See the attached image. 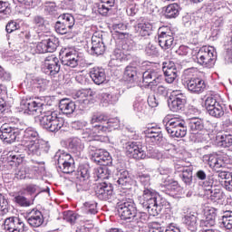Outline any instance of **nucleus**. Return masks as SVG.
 Here are the masks:
<instances>
[{
    "mask_svg": "<svg viewBox=\"0 0 232 232\" xmlns=\"http://www.w3.org/2000/svg\"><path fill=\"white\" fill-rule=\"evenodd\" d=\"M58 21L62 22L65 26L71 30L75 25V18L70 14H63L58 17Z\"/></svg>",
    "mask_w": 232,
    "mask_h": 232,
    "instance_id": "nucleus-40",
    "label": "nucleus"
},
{
    "mask_svg": "<svg viewBox=\"0 0 232 232\" xmlns=\"http://www.w3.org/2000/svg\"><path fill=\"white\" fill-rule=\"evenodd\" d=\"M221 227H225V229L232 230V211H226L222 216Z\"/></svg>",
    "mask_w": 232,
    "mask_h": 232,
    "instance_id": "nucleus-41",
    "label": "nucleus"
},
{
    "mask_svg": "<svg viewBox=\"0 0 232 232\" xmlns=\"http://www.w3.org/2000/svg\"><path fill=\"white\" fill-rule=\"evenodd\" d=\"M195 63L205 66V68H211L217 61V52L213 47H201L194 57Z\"/></svg>",
    "mask_w": 232,
    "mask_h": 232,
    "instance_id": "nucleus-5",
    "label": "nucleus"
},
{
    "mask_svg": "<svg viewBox=\"0 0 232 232\" xmlns=\"http://www.w3.org/2000/svg\"><path fill=\"white\" fill-rule=\"evenodd\" d=\"M165 129L170 137H176L177 139H182L188 133L186 121L180 116L170 118L165 124Z\"/></svg>",
    "mask_w": 232,
    "mask_h": 232,
    "instance_id": "nucleus-3",
    "label": "nucleus"
},
{
    "mask_svg": "<svg viewBox=\"0 0 232 232\" xmlns=\"http://www.w3.org/2000/svg\"><path fill=\"white\" fill-rule=\"evenodd\" d=\"M143 82L148 84L150 90H155L157 86L162 84L166 78L159 70H148L142 74Z\"/></svg>",
    "mask_w": 232,
    "mask_h": 232,
    "instance_id": "nucleus-9",
    "label": "nucleus"
},
{
    "mask_svg": "<svg viewBox=\"0 0 232 232\" xmlns=\"http://www.w3.org/2000/svg\"><path fill=\"white\" fill-rule=\"evenodd\" d=\"M136 78H137V67L128 65L125 68V71L123 73V79H125V81H128L129 82H133V81H135Z\"/></svg>",
    "mask_w": 232,
    "mask_h": 232,
    "instance_id": "nucleus-38",
    "label": "nucleus"
},
{
    "mask_svg": "<svg viewBox=\"0 0 232 232\" xmlns=\"http://www.w3.org/2000/svg\"><path fill=\"white\" fill-rule=\"evenodd\" d=\"M117 184L121 189H130L131 188V184H133V179H131V176H130V172L128 170L122 169L118 170L117 172Z\"/></svg>",
    "mask_w": 232,
    "mask_h": 232,
    "instance_id": "nucleus-22",
    "label": "nucleus"
},
{
    "mask_svg": "<svg viewBox=\"0 0 232 232\" xmlns=\"http://www.w3.org/2000/svg\"><path fill=\"white\" fill-rule=\"evenodd\" d=\"M137 180H139V182H140V184H142V186H150V182H151V176H150V174L148 173H144V172H140L137 175Z\"/></svg>",
    "mask_w": 232,
    "mask_h": 232,
    "instance_id": "nucleus-54",
    "label": "nucleus"
},
{
    "mask_svg": "<svg viewBox=\"0 0 232 232\" xmlns=\"http://www.w3.org/2000/svg\"><path fill=\"white\" fill-rule=\"evenodd\" d=\"M106 121H109L106 115L101 112H93L90 120V124H95L97 122H106Z\"/></svg>",
    "mask_w": 232,
    "mask_h": 232,
    "instance_id": "nucleus-52",
    "label": "nucleus"
},
{
    "mask_svg": "<svg viewBox=\"0 0 232 232\" xmlns=\"http://www.w3.org/2000/svg\"><path fill=\"white\" fill-rule=\"evenodd\" d=\"M168 64V65H166ZM163 73L165 75V81L168 84H173L175 79H177L178 72L174 63H165L163 66Z\"/></svg>",
    "mask_w": 232,
    "mask_h": 232,
    "instance_id": "nucleus-23",
    "label": "nucleus"
},
{
    "mask_svg": "<svg viewBox=\"0 0 232 232\" xmlns=\"http://www.w3.org/2000/svg\"><path fill=\"white\" fill-rule=\"evenodd\" d=\"M163 199L155 190L145 188L143 194L139 198V204L142 209H146L150 217H157L162 211Z\"/></svg>",
    "mask_w": 232,
    "mask_h": 232,
    "instance_id": "nucleus-1",
    "label": "nucleus"
},
{
    "mask_svg": "<svg viewBox=\"0 0 232 232\" xmlns=\"http://www.w3.org/2000/svg\"><path fill=\"white\" fill-rule=\"evenodd\" d=\"M219 142L222 148H232V138L230 135H221Z\"/></svg>",
    "mask_w": 232,
    "mask_h": 232,
    "instance_id": "nucleus-59",
    "label": "nucleus"
},
{
    "mask_svg": "<svg viewBox=\"0 0 232 232\" xmlns=\"http://www.w3.org/2000/svg\"><path fill=\"white\" fill-rule=\"evenodd\" d=\"M35 140H39V132L33 127H29L25 129L24 131V136L22 138V146H26V144H30L31 142H35Z\"/></svg>",
    "mask_w": 232,
    "mask_h": 232,
    "instance_id": "nucleus-26",
    "label": "nucleus"
},
{
    "mask_svg": "<svg viewBox=\"0 0 232 232\" xmlns=\"http://www.w3.org/2000/svg\"><path fill=\"white\" fill-rule=\"evenodd\" d=\"M59 63V58L55 56V54H51L44 58V68H46L47 66H52L53 64Z\"/></svg>",
    "mask_w": 232,
    "mask_h": 232,
    "instance_id": "nucleus-55",
    "label": "nucleus"
},
{
    "mask_svg": "<svg viewBox=\"0 0 232 232\" xmlns=\"http://www.w3.org/2000/svg\"><path fill=\"white\" fill-rule=\"evenodd\" d=\"M217 104H219L218 102L212 96H208L205 101L207 111L211 110V108H214V106H217Z\"/></svg>",
    "mask_w": 232,
    "mask_h": 232,
    "instance_id": "nucleus-63",
    "label": "nucleus"
},
{
    "mask_svg": "<svg viewBox=\"0 0 232 232\" xmlns=\"http://www.w3.org/2000/svg\"><path fill=\"white\" fill-rule=\"evenodd\" d=\"M206 194L209 197L212 202H218V200H224L226 197L222 189L217 188L216 187H214V188L210 189Z\"/></svg>",
    "mask_w": 232,
    "mask_h": 232,
    "instance_id": "nucleus-35",
    "label": "nucleus"
},
{
    "mask_svg": "<svg viewBox=\"0 0 232 232\" xmlns=\"http://www.w3.org/2000/svg\"><path fill=\"white\" fill-rule=\"evenodd\" d=\"M186 104V96L182 93L176 94L173 92L172 98H170V102H169V108L171 111H180V110H184V106Z\"/></svg>",
    "mask_w": 232,
    "mask_h": 232,
    "instance_id": "nucleus-21",
    "label": "nucleus"
},
{
    "mask_svg": "<svg viewBox=\"0 0 232 232\" xmlns=\"http://www.w3.org/2000/svg\"><path fill=\"white\" fill-rule=\"evenodd\" d=\"M179 177L186 186H191L193 183V169H188L184 174H179Z\"/></svg>",
    "mask_w": 232,
    "mask_h": 232,
    "instance_id": "nucleus-51",
    "label": "nucleus"
},
{
    "mask_svg": "<svg viewBox=\"0 0 232 232\" xmlns=\"http://www.w3.org/2000/svg\"><path fill=\"white\" fill-rule=\"evenodd\" d=\"M4 229L9 232H26L28 231V227L18 217H11L5 219Z\"/></svg>",
    "mask_w": 232,
    "mask_h": 232,
    "instance_id": "nucleus-12",
    "label": "nucleus"
},
{
    "mask_svg": "<svg viewBox=\"0 0 232 232\" xmlns=\"http://www.w3.org/2000/svg\"><path fill=\"white\" fill-rule=\"evenodd\" d=\"M78 179L80 180H88L90 179V166L89 165H80L78 168Z\"/></svg>",
    "mask_w": 232,
    "mask_h": 232,
    "instance_id": "nucleus-42",
    "label": "nucleus"
},
{
    "mask_svg": "<svg viewBox=\"0 0 232 232\" xmlns=\"http://www.w3.org/2000/svg\"><path fill=\"white\" fill-rule=\"evenodd\" d=\"M154 91L156 92L157 95H160V97H164V99L168 97V88L163 85H158L156 90L154 88Z\"/></svg>",
    "mask_w": 232,
    "mask_h": 232,
    "instance_id": "nucleus-64",
    "label": "nucleus"
},
{
    "mask_svg": "<svg viewBox=\"0 0 232 232\" xmlns=\"http://www.w3.org/2000/svg\"><path fill=\"white\" fill-rule=\"evenodd\" d=\"M12 14L10 4L0 1V19H6Z\"/></svg>",
    "mask_w": 232,
    "mask_h": 232,
    "instance_id": "nucleus-44",
    "label": "nucleus"
},
{
    "mask_svg": "<svg viewBox=\"0 0 232 232\" xmlns=\"http://www.w3.org/2000/svg\"><path fill=\"white\" fill-rule=\"evenodd\" d=\"M14 202L18 204V206H22V208H28L32 204L30 203V200H28V198L21 195L14 197Z\"/></svg>",
    "mask_w": 232,
    "mask_h": 232,
    "instance_id": "nucleus-56",
    "label": "nucleus"
},
{
    "mask_svg": "<svg viewBox=\"0 0 232 232\" xmlns=\"http://www.w3.org/2000/svg\"><path fill=\"white\" fill-rule=\"evenodd\" d=\"M40 126L47 131L56 132L64 126V119L59 117L56 111H44L40 116Z\"/></svg>",
    "mask_w": 232,
    "mask_h": 232,
    "instance_id": "nucleus-2",
    "label": "nucleus"
},
{
    "mask_svg": "<svg viewBox=\"0 0 232 232\" xmlns=\"http://www.w3.org/2000/svg\"><path fill=\"white\" fill-rule=\"evenodd\" d=\"M54 160L62 173L70 174L75 171V160L70 153L64 150H59L54 155Z\"/></svg>",
    "mask_w": 232,
    "mask_h": 232,
    "instance_id": "nucleus-4",
    "label": "nucleus"
},
{
    "mask_svg": "<svg viewBox=\"0 0 232 232\" xmlns=\"http://www.w3.org/2000/svg\"><path fill=\"white\" fill-rule=\"evenodd\" d=\"M63 220L65 222H69V224H75L77 220V214L73 213V211H65L63 212Z\"/></svg>",
    "mask_w": 232,
    "mask_h": 232,
    "instance_id": "nucleus-57",
    "label": "nucleus"
},
{
    "mask_svg": "<svg viewBox=\"0 0 232 232\" xmlns=\"http://www.w3.org/2000/svg\"><path fill=\"white\" fill-rule=\"evenodd\" d=\"M90 77L93 81L94 84L101 85L106 81V72L104 69L93 68L90 72Z\"/></svg>",
    "mask_w": 232,
    "mask_h": 232,
    "instance_id": "nucleus-29",
    "label": "nucleus"
},
{
    "mask_svg": "<svg viewBox=\"0 0 232 232\" xmlns=\"http://www.w3.org/2000/svg\"><path fill=\"white\" fill-rule=\"evenodd\" d=\"M188 128L193 133L202 131L204 129V120L197 117L188 119Z\"/></svg>",
    "mask_w": 232,
    "mask_h": 232,
    "instance_id": "nucleus-33",
    "label": "nucleus"
},
{
    "mask_svg": "<svg viewBox=\"0 0 232 232\" xmlns=\"http://www.w3.org/2000/svg\"><path fill=\"white\" fill-rule=\"evenodd\" d=\"M216 218L217 212H215V209L207 210L205 212V218L200 221L201 227H213Z\"/></svg>",
    "mask_w": 232,
    "mask_h": 232,
    "instance_id": "nucleus-30",
    "label": "nucleus"
},
{
    "mask_svg": "<svg viewBox=\"0 0 232 232\" xmlns=\"http://www.w3.org/2000/svg\"><path fill=\"white\" fill-rule=\"evenodd\" d=\"M54 30L57 34H60V35H66V34H70L72 32V29L68 27L63 23L60 22L59 20L54 24Z\"/></svg>",
    "mask_w": 232,
    "mask_h": 232,
    "instance_id": "nucleus-49",
    "label": "nucleus"
},
{
    "mask_svg": "<svg viewBox=\"0 0 232 232\" xmlns=\"http://www.w3.org/2000/svg\"><path fill=\"white\" fill-rule=\"evenodd\" d=\"M184 224H186L189 231H196L198 227V223H197V216L193 214H188L184 217Z\"/></svg>",
    "mask_w": 232,
    "mask_h": 232,
    "instance_id": "nucleus-34",
    "label": "nucleus"
},
{
    "mask_svg": "<svg viewBox=\"0 0 232 232\" xmlns=\"http://www.w3.org/2000/svg\"><path fill=\"white\" fill-rule=\"evenodd\" d=\"M27 222L31 227H41L44 222V217L39 210H33L27 218Z\"/></svg>",
    "mask_w": 232,
    "mask_h": 232,
    "instance_id": "nucleus-27",
    "label": "nucleus"
},
{
    "mask_svg": "<svg viewBox=\"0 0 232 232\" xmlns=\"http://www.w3.org/2000/svg\"><path fill=\"white\" fill-rule=\"evenodd\" d=\"M208 113L211 115V117H216V119H220L224 115V109L220 103L216 104L211 109H208Z\"/></svg>",
    "mask_w": 232,
    "mask_h": 232,
    "instance_id": "nucleus-47",
    "label": "nucleus"
},
{
    "mask_svg": "<svg viewBox=\"0 0 232 232\" xmlns=\"http://www.w3.org/2000/svg\"><path fill=\"white\" fill-rule=\"evenodd\" d=\"M187 90L190 92V93H195L196 95H199L202 93L204 90H206V82L198 77H191L186 81Z\"/></svg>",
    "mask_w": 232,
    "mask_h": 232,
    "instance_id": "nucleus-14",
    "label": "nucleus"
},
{
    "mask_svg": "<svg viewBox=\"0 0 232 232\" xmlns=\"http://www.w3.org/2000/svg\"><path fill=\"white\" fill-rule=\"evenodd\" d=\"M19 129L12 127L10 123H5L0 127V139L7 144H12L19 139Z\"/></svg>",
    "mask_w": 232,
    "mask_h": 232,
    "instance_id": "nucleus-11",
    "label": "nucleus"
},
{
    "mask_svg": "<svg viewBox=\"0 0 232 232\" xmlns=\"http://www.w3.org/2000/svg\"><path fill=\"white\" fill-rule=\"evenodd\" d=\"M77 108L75 102L70 101V99H63L60 101L59 109L63 115H72Z\"/></svg>",
    "mask_w": 232,
    "mask_h": 232,
    "instance_id": "nucleus-28",
    "label": "nucleus"
},
{
    "mask_svg": "<svg viewBox=\"0 0 232 232\" xmlns=\"http://www.w3.org/2000/svg\"><path fill=\"white\" fill-rule=\"evenodd\" d=\"M126 153L129 157L136 160L146 159V152L142 150V145L137 141H131L126 144Z\"/></svg>",
    "mask_w": 232,
    "mask_h": 232,
    "instance_id": "nucleus-13",
    "label": "nucleus"
},
{
    "mask_svg": "<svg viewBox=\"0 0 232 232\" xmlns=\"http://www.w3.org/2000/svg\"><path fill=\"white\" fill-rule=\"evenodd\" d=\"M145 137L149 139L150 142H154V144H159V142H162V139H164V137L162 136V131L153 132L152 130H150V132H148Z\"/></svg>",
    "mask_w": 232,
    "mask_h": 232,
    "instance_id": "nucleus-48",
    "label": "nucleus"
},
{
    "mask_svg": "<svg viewBox=\"0 0 232 232\" xmlns=\"http://www.w3.org/2000/svg\"><path fill=\"white\" fill-rule=\"evenodd\" d=\"M24 146L27 148V155L30 157H41L50 151V143L44 140H36Z\"/></svg>",
    "mask_w": 232,
    "mask_h": 232,
    "instance_id": "nucleus-6",
    "label": "nucleus"
},
{
    "mask_svg": "<svg viewBox=\"0 0 232 232\" xmlns=\"http://www.w3.org/2000/svg\"><path fill=\"white\" fill-rule=\"evenodd\" d=\"M45 44L47 45V52L53 53V52H55L59 46V39L55 37L45 39Z\"/></svg>",
    "mask_w": 232,
    "mask_h": 232,
    "instance_id": "nucleus-46",
    "label": "nucleus"
},
{
    "mask_svg": "<svg viewBox=\"0 0 232 232\" xmlns=\"http://www.w3.org/2000/svg\"><path fill=\"white\" fill-rule=\"evenodd\" d=\"M44 10L50 15H55V12H57V5H55L54 2H47Z\"/></svg>",
    "mask_w": 232,
    "mask_h": 232,
    "instance_id": "nucleus-62",
    "label": "nucleus"
},
{
    "mask_svg": "<svg viewBox=\"0 0 232 232\" xmlns=\"http://www.w3.org/2000/svg\"><path fill=\"white\" fill-rule=\"evenodd\" d=\"M69 150L76 155H81V151L84 150V143L81 139L74 137L69 140Z\"/></svg>",
    "mask_w": 232,
    "mask_h": 232,
    "instance_id": "nucleus-31",
    "label": "nucleus"
},
{
    "mask_svg": "<svg viewBox=\"0 0 232 232\" xmlns=\"http://www.w3.org/2000/svg\"><path fill=\"white\" fill-rule=\"evenodd\" d=\"M119 124V120H107L103 122L91 123L93 133H106L115 130Z\"/></svg>",
    "mask_w": 232,
    "mask_h": 232,
    "instance_id": "nucleus-16",
    "label": "nucleus"
},
{
    "mask_svg": "<svg viewBox=\"0 0 232 232\" xmlns=\"http://www.w3.org/2000/svg\"><path fill=\"white\" fill-rule=\"evenodd\" d=\"M113 194V187L110 183H99L95 187V195L100 200H108Z\"/></svg>",
    "mask_w": 232,
    "mask_h": 232,
    "instance_id": "nucleus-19",
    "label": "nucleus"
},
{
    "mask_svg": "<svg viewBox=\"0 0 232 232\" xmlns=\"http://www.w3.org/2000/svg\"><path fill=\"white\" fill-rule=\"evenodd\" d=\"M158 41L162 50H171L177 44L173 33L168 27H160L159 29Z\"/></svg>",
    "mask_w": 232,
    "mask_h": 232,
    "instance_id": "nucleus-8",
    "label": "nucleus"
},
{
    "mask_svg": "<svg viewBox=\"0 0 232 232\" xmlns=\"http://www.w3.org/2000/svg\"><path fill=\"white\" fill-rule=\"evenodd\" d=\"M100 100H101L102 104H103V106H108L110 104H115V102H117V101H119V98H117V95H115V94L102 92L100 95Z\"/></svg>",
    "mask_w": 232,
    "mask_h": 232,
    "instance_id": "nucleus-37",
    "label": "nucleus"
},
{
    "mask_svg": "<svg viewBox=\"0 0 232 232\" xmlns=\"http://www.w3.org/2000/svg\"><path fill=\"white\" fill-rule=\"evenodd\" d=\"M180 7L178 4L169 5L165 10V16L167 19H175L179 16Z\"/></svg>",
    "mask_w": 232,
    "mask_h": 232,
    "instance_id": "nucleus-36",
    "label": "nucleus"
},
{
    "mask_svg": "<svg viewBox=\"0 0 232 232\" xmlns=\"http://www.w3.org/2000/svg\"><path fill=\"white\" fill-rule=\"evenodd\" d=\"M89 150L90 151H92L91 153H96L97 151H101V141H99L98 140H90Z\"/></svg>",
    "mask_w": 232,
    "mask_h": 232,
    "instance_id": "nucleus-58",
    "label": "nucleus"
},
{
    "mask_svg": "<svg viewBox=\"0 0 232 232\" xmlns=\"http://www.w3.org/2000/svg\"><path fill=\"white\" fill-rule=\"evenodd\" d=\"M135 31L139 34L141 37H148L151 35V30H153V25L150 23H140L135 25Z\"/></svg>",
    "mask_w": 232,
    "mask_h": 232,
    "instance_id": "nucleus-32",
    "label": "nucleus"
},
{
    "mask_svg": "<svg viewBox=\"0 0 232 232\" xmlns=\"http://www.w3.org/2000/svg\"><path fill=\"white\" fill-rule=\"evenodd\" d=\"M95 175L98 179L104 180L106 179H110L111 175V170H109L107 167H99L95 169Z\"/></svg>",
    "mask_w": 232,
    "mask_h": 232,
    "instance_id": "nucleus-45",
    "label": "nucleus"
},
{
    "mask_svg": "<svg viewBox=\"0 0 232 232\" xmlns=\"http://www.w3.org/2000/svg\"><path fill=\"white\" fill-rule=\"evenodd\" d=\"M200 186H202L203 189H205L206 193L208 191H211L215 187H213V179L207 178L203 180L202 183H200Z\"/></svg>",
    "mask_w": 232,
    "mask_h": 232,
    "instance_id": "nucleus-61",
    "label": "nucleus"
},
{
    "mask_svg": "<svg viewBox=\"0 0 232 232\" xmlns=\"http://www.w3.org/2000/svg\"><path fill=\"white\" fill-rule=\"evenodd\" d=\"M74 99H78L76 102H78L79 104H88V102H90V101L88 100V94L84 91H78L74 94Z\"/></svg>",
    "mask_w": 232,
    "mask_h": 232,
    "instance_id": "nucleus-53",
    "label": "nucleus"
},
{
    "mask_svg": "<svg viewBox=\"0 0 232 232\" xmlns=\"http://www.w3.org/2000/svg\"><path fill=\"white\" fill-rule=\"evenodd\" d=\"M91 160L99 166L106 167L111 164V156L104 150H96V152L91 153Z\"/></svg>",
    "mask_w": 232,
    "mask_h": 232,
    "instance_id": "nucleus-18",
    "label": "nucleus"
},
{
    "mask_svg": "<svg viewBox=\"0 0 232 232\" xmlns=\"http://www.w3.org/2000/svg\"><path fill=\"white\" fill-rule=\"evenodd\" d=\"M170 173L171 171L169 170V169H161L160 170V175L162 182L160 184L161 191H167L166 189H175L177 186H179V182L169 178Z\"/></svg>",
    "mask_w": 232,
    "mask_h": 232,
    "instance_id": "nucleus-17",
    "label": "nucleus"
},
{
    "mask_svg": "<svg viewBox=\"0 0 232 232\" xmlns=\"http://www.w3.org/2000/svg\"><path fill=\"white\" fill-rule=\"evenodd\" d=\"M111 57V61H121H121H124V59H126L124 53H122V50H121V49H114Z\"/></svg>",
    "mask_w": 232,
    "mask_h": 232,
    "instance_id": "nucleus-60",
    "label": "nucleus"
},
{
    "mask_svg": "<svg viewBox=\"0 0 232 232\" xmlns=\"http://www.w3.org/2000/svg\"><path fill=\"white\" fill-rule=\"evenodd\" d=\"M203 161L208 162L209 168H213L216 170L220 169V168H226V161L213 154L203 156Z\"/></svg>",
    "mask_w": 232,
    "mask_h": 232,
    "instance_id": "nucleus-25",
    "label": "nucleus"
},
{
    "mask_svg": "<svg viewBox=\"0 0 232 232\" xmlns=\"http://www.w3.org/2000/svg\"><path fill=\"white\" fill-rule=\"evenodd\" d=\"M44 72L46 75H50L51 77H55L59 72H61V63H54L53 65H48L47 67H44Z\"/></svg>",
    "mask_w": 232,
    "mask_h": 232,
    "instance_id": "nucleus-43",
    "label": "nucleus"
},
{
    "mask_svg": "<svg viewBox=\"0 0 232 232\" xmlns=\"http://www.w3.org/2000/svg\"><path fill=\"white\" fill-rule=\"evenodd\" d=\"M133 111L138 115V117L144 115L146 113V102L139 101L134 102Z\"/></svg>",
    "mask_w": 232,
    "mask_h": 232,
    "instance_id": "nucleus-50",
    "label": "nucleus"
},
{
    "mask_svg": "<svg viewBox=\"0 0 232 232\" xmlns=\"http://www.w3.org/2000/svg\"><path fill=\"white\" fill-rule=\"evenodd\" d=\"M136 211L137 207L133 199L125 198L118 203V215L121 220H130Z\"/></svg>",
    "mask_w": 232,
    "mask_h": 232,
    "instance_id": "nucleus-7",
    "label": "nucleus"
},
{
    "mask_svg": "<svg viewBox=\"0 0 232 232\" xmlns=\"http://www.w3.org/2000/svg\"><path fill=\"white\" fill-rule=\"evenodd\" d=\"M91 52L92 55H103L106 52V44H104V40L102 39V34H94L92 37V48Z\"/></svg>",
    "mask_w": 232,
    "mask_h": 232,
    "instance_id": "nucleus-15",
    "label": "nucleus"
},
{
    "mask_svg": "<svg viewBox=\"0 0 232 232\" xmlns=\"http://www.w3.org/2000/svg\"><path fill=\"white\" fill-rule=\"evenodd\" d=\"M80 61L81 57L79 56V53L75 50L65 52L62 57V64H63V66H70V68H77Z\"/></svg>",
    "mask_w": 232,
    "mask_h": 232,
    "instance_id": "nucleus-20",
    "label": "nucleus"
},
{
    "mask_svg": "<svg viewBox=\"0 0 232 232\" xmlns=\"http://www.w3.org/2000/svg\"><path fill=\"white\" fill-rule=\"evenodd\" d=\"M46 105L34 100H23L21 102V108L29 115H34L35 117L43 116L44 113V108Z\"/></svg>",
    "mask_w": 232,
    "mask_h": 232,
    "instance_id": "nucleus-10",
    "label": "nucleus"
},
{
    "mask_svg": "<svg viewBox=\"0 0 232 232\" xmlns=\"http://www.w3.org/2000/svg\"><path fill=\"white\" fill-rule=\"evenodd\" d=\"M82 211L85 215H97L99 210H97V203L94 201L85 202L82 208Z\"/></svg>",
    "mask_w": 232,
    "mask_h": 232,
    "instance_id": "nucleus-39",
    "label": "nucleus"
},
{
    "mask_svg": "<svg viewBox=\"0 0 232 232\" xmlns=\"http://www.w3.org/2000/svg\"><path fill=\"white\" fill-rule=\"evenodd\" d=\"M150 217L145 212H134V215L130 218L129 222L132 227H142L143 224H146Z\"/></svg>",
    "mask_w": 232,
    "mask_h": 232,
    "instance_id": "nucleus-24",
    "label": "nucleus"
}]
</instances>
